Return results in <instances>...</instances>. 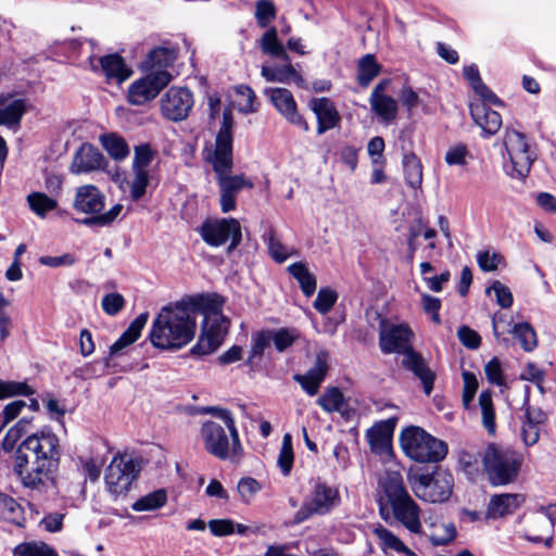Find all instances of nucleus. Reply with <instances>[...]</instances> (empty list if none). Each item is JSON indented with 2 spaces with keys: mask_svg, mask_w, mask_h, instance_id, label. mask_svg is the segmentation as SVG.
I'll return each instance as SVG.
<instances>
[{
  "mask_svg": "<svg viewBox=\"0 0 556 556\" xmlns=\"http://www.w3.org/2000/svg\"><path fill=\"white\" fill-rule=\"evenodd\" d=\"M470 114L475 123L488 135H494L502 126L501 115L488 108L484 103L470 105Z\"/></svg>",
  "mask_w": 556,
  "mask_h": 556,
  "instance_id": "nucleus-24",
  "label": "nucleus"
},
{
  "mask_svg": "<svg viewBox=\"0 0 556 556\" xmlns=\"http://www.w3.org/2000/svg\"><path fill=\"white\" fill-rule=\"evenodd\" d=\"M13 556H58L56 552L43 542H26L18 544Z\"/></svg>",
  "mask_w": 556,
  "mask_h": 556,
  "instance_id": "nucleus-50",
  "label": "nucleus"
},
{
  "mask_svg": "<svg viewBox=\"0 0 556 556\" xmlns=\"http://www.w3.org/2000/svg\"><path fill=\"white\" fill-rule=\"evenodd\" d=\"M309 106L317 117L318 135H323L327 130L334 128L341 121V116L338 110L327 98L313 99L309 103Z\"/></svg>",
  "mask_w": 556,
  "mask_h": 556,
  "instance_id": "nucleus-23",
  "label": "nucleus"
},
{
  "mask_svg": "<svg viewBox=\"0 0 556 556\" xmlns=\"http://www.w3.org/2000/svg\"><path fill=\"white\" fill-rule=\"evenodd\" d=\"M401 364L421 381L425 393L429 395L433 390L435 374L431 370L424 356L412 349L403 355Z\"/></svg>",
  "mask_w": 556,
  "mask_h": 556,
  "instance_id": "nucleus-20",
  "label": "nucleus"
},
{
  "mask_svg": "<svg viewBox=\"0 0 556 556\" xmlns=\"http://www.w3.org/2000/svg\"><path fill=\"white\" fill-rule=\"evenodd\" d=\"M340 502L341 497L337 488L317 482L311 492L309 500L303 503L296 511L294 520L300 523L313 515H326L339 506Z\"/></svg>",
  "mask_w": 556,
  "mask_h": 556,
  "instance_id": "nucleus-11",
  "label": "nucleus"
},
{
  "mask_svg": "<svg viewBox=\"0 0 556 556\" xmlns=\"http://www.w3.org/2000/svg\"><path fill=\"white\" fill-rule=\"evenodd\" d=\"M238 492L241 496V500L244 503H250L251 500L255 496V494L261 490V484L257 480L253 478H242L238 482Z\"/></svg>",
  "mask_w": 556,
  "mask_h": 556,
  "instance_id": "nucleus-62",
  "label": "nucleus"
},
{
  "mask_svg": "<svg viewBox=\"0 0 556 556\" xmlns=\"http://www.w3.org/2000/svg\"><path fill=\"white\" fill-rule=\"evenodd\" d=\"M139 469L129 455L114 456L105 470V484L115 496L125 494L136 479Z\"/></svg>",
  "mask_w": 556,
  "mask_h": 556,
  "instance_id": "nucleus-13",
  "label": "nucleus"
},
{
  "mask_svg": "<svg viewBox=\"0 0 556 556\" xmlns=\"http://www.w3.org/2000/svg\"><path fill=\"white\" fill-rule=\"evenodd\" d=\"M24 112L23 100L0 97V125H17Z\"/></svg>",
  "mask_w": 556,
  "mask_h": 556,
  "instance_id": "nucleus-31",
  "label": "nucleus"
},
{
  "mask_svg": "<svg viewBox=\"0 0 556 556\" xmlns=\"http://www.w3.org/2000/svg\"><path fill=\"white\" fill-rule=\"evenodd\" d=\"M200 438L205 451L218 459L237 460L242 455V445L237 447L233 437L226 433L225 428L216 421L206 420L200 429Z\"/></svg>",
  "mask_w": 556,
  "mask_h": 556,
  "instance_id": "nucleus-8",
  "label": "nucleus"
},
{
  "mask_svg": "<svg viewBox=\"0 0 556 556\" xmlns=\"http://www.w3.org/2000/svg\"><path fill=\"white\" fill-rule=\"evenodd\" d=\"M229 320L223 314L205 318L198 343L191 349L192 354L208 355L223 343L228 332Z\"/></svg>",
  "mask_w": 556,
  "mask_h": 556,
  "instance_id": "nucleus-16",
  "label": "nucleus"
},
{
  "mask_svg": "<svg viewBox=\"0 0 556 556\" xmlns=\"http://www.w3.org/2000/svg\"><path fill=\"white\" fill-rule=\"evenodd\" d=\"M337 299L338 294L334 290L330 288H323L317 294V298L314 302V307L320 314H327L337 302Z\"/></svg>",
  "mask_w": 556,
  "mask_h": 556,
  "instance_id": "nucleus-57",
  "label": "nucleus"
},
{
  "mask_svg": "<svg viewBox=\"0 0 556 556\" xmlns=\"http://www.w3.org/2000/svg\"><path fill=\"white\" fill-rule=\"evenodd\" d=\"M479 455L492 485H506L516 481L522 458L514 450L490 443Z\"/></svg>",
  "mask_w": 556,
  "mask_h": 556,
  "instance_id": "nucleus-3",
  "label": "nucleus"
},
{
  "mask_svg": "<svg viewBox=\"0 0 556 556\" xmlns=\"http://www.w3.org/2000/svg\"><path fill=\"white\" fill-rule=\"evenodd\" d=\"M265 93L285 118L294 125L304 126L307 129V125L296 111V103L290 90L286 88H268L265 90Z\"/></svg>",
  "mask_w": 556,
  "mask_h": 556,
  "instance_id": "nucleus-19",
  "label": "nucleus"
},
{
  "mask_svg": "<svg viewBox=\"0 0 556 556\" xmlns=\"http://www.w3.org/2000/svg\"><path fill=\"white\" fill-rule=\"evenodd\" d=\"M287 270L294 279L298 280L302 292L306 296L314 294L316 290V278L309 273L305 263H293L288 266Z\"/></svg>",
  "mask_w": 556,
  "mask_h": 556,
  "instance_id": "nucleus-34",
  "label": "nucleus"
},
{
  "mask_svg": "<svg viewBox=\"0 0 556 556\" xmlns=\"http://www.w3.org/2000/svg\"><path fill=\"white\" fill-rule=\"evenodd\" d=\"M153 157L151 148L148 144H141L135 148V157L132 163V170L142 169L147 170Z\"/></svg>",
  "mask_w": 556,
  "mask_h": 556,
  "instance_id": "nucleus-64",
  "label": "nucleus"
},
{
  "mask_svg": "<svg viewBox=\"0 0 556 556\" xmlns=\"http://www.w3.org/2000/svg\"><path fill=\"white\" fill-rule=\"evenodd\" d=\"M470 156V153L466 146L464 144H456L454 147H451L446 153H445V162L453 166V165H459L464 166L467 164V159Z\"/></svg>",
  "mask_w": 556,
  "mask_h": 556,
  "instance_id": "nucleus-61",
  "label": "nucleus"
},
{
  "mask_svg": "<svg viewBox=\"0 0 556 556\" xmlns=\"http://www.w3.org/2000/svg\"><path fill=\"white\" fill-rule=\"evenodd\" d=\"M503 144L506 151L503 164L505 173L513 179H526L536 160L535 150L527 136L515 129H506Z\"/></svg>",
  "mask_w": 556,
  "mask_h": 556,
  "instance_id": "nucleus-5",
  "label": "nucleus"
},
{
  "mask_svg": "<svg viewBox=\"0 0 556 556\" xmlns=\"http://www.w3.org/2000/svg\"><path fill=\"white\" fill-rule=\"evenodd\" d=\"M317 404L327 413L340 412L344 405V395L336 387L327 388L317 399Z\"/></svg>",
  "mask_w": 556,
  "mask_h": 556,
  "instance_id": "nucleus-44",
  "label": "nucleus"
},
{
  "mask_svg": "<svg viewBox=\"0 0 556 556\" xmlns=\"http://www.w3.org/2000/svg\"><path fill=\"white\" fill-rule=\"evenodd\" d=\"M167 71H154L134 81L128 89V101L134 105H143L156 98L163 88L172 80Z\"/></svg>",
  "mask_w": 556,
  "mask_h": 556,
  "instance_id": "nucleus-15",
  "label": "nucleus"
},
{
  "mask_svg": "<svg viewBox=\"0 0 556 556\" xmlns=\"http://www.w3.org/2000/svg\"><path fill=\"white\" fill-rule=\"evenodd\" d=\"M394 518L409 532L421 533L420 508L409 496L391 505Z\"/></svg>",
  "mask_w": 556,
  "mask_h": 556,
  "instance_id": "nucleus-21",
  "label": "nucleus"
},
{
  "mask_svg": "<svg viewBox=\"0 0 556 556\" xmlns=\"http://www.w3.org/2000/svg\"><path fill=\"white\" fill-rule=\"evenodd\" d=\"M29 208L39 217L46 215L58 206L56 200L48 197L43 192H31L27 195Z\"/></svg>",
  "mask_w": 556,
  "mask_h": 556,
  "instance_id": "nucleus-41",
  "label": "nucleus"
},
{
  "mask_svg": "<svg viewBox=\"0 0 556 556\" xmlns=\"http://www.w3.org/2000/svg\"><path fill=\"white\" fill-rule=\"evenodd\" d=\"M520 494H497L493 495L488 505V516L491 518H500L505 515L513 514L523 502Z\"/></svg>",
  "mask_w": 556,
  "mask_h": 556,
  "instance_id": "nucleus-25",
  "label": "nucleus"
},
{
  "mask_svg": "<svg viewBox=\"0 0 556 556\" xmlns=\"http://www.w3.org/2000/svg\"><path fill=\"white\" fill-rule=\"evenodd\" d=\"M415 495L431 503H442L450 498L453 490V476L445 470L432 475H413L408 478Z\"/></svg>",
  "mask_w": 556,
  "mask_h": 556,
  "instance_id": "nucleus-9",
  "label": "nucleus"
},
{
  "mask_svg": "<svg viewBox=\"0 0 556 556\" xmlns=\"http://www.w3.org/2000/svg\"><path fill=\"white\" fill-rule=\"evenodd\" d=\"M328 358L329 353L327 351L318 352L314 366L306 372L308 378H314L316 382L323 383L329 369Z\"/></svg>",
  "mask_w": 556,
  "mask_h": 556,
  "instance_id": "nucleus-58",
  "label": "nucleus"
},
{
  "mask_svg": "<svg viewBox=\"0 0 556 556\" xmlns=\"http://www.w3.org/2000/svg\"><path fill=\"white\" fill-rule=\"evenodd\" d=\"M202 239L212 247H220L230 239L227 252L230 253L241 243V225L236 218L207 219L201 228Z\"/></svg>",
  "mask_w": 556,
  "mask_h": 556,
  "instance_id": "nucleus-10",
  "label": "nucleus"
},
{
  "mask_svg": "<svg viewBox=\"0 0 556 556\" xmlns=\"http://www.w3.org/2000/svg\"><path fill=\"white\" fill-rule=\"evenodd\" d=\"M149 319V313L144 312L138 315L129 325V327L124 331V333L119 337V339L112 344L111 354H117L124 348L134 343L141 334L143 327L146 326Z\"/></svg>",
  "mask_w": 556,
  "mask_h": 556,
  "instance_id": "nucleus-29",
  "label": "nucleus"
},
{
  "mask_svg": "<svg viewBox=\"0 0 556 556\" xmlns=\"http://www.w3.org/2000/svg\"><path fill=\"white\" fill-rule=\"evenodd\" d=\"M403 167L406 184L413 188H420L422 185V165L414 153H407L403 157Z\"/></svg>",
  "mask_w": 556,
  "mask_h": 556,
  "instance_id": "nucleus-38",
  "label": "nucleus"
},
{
  "mask_svg": "<svg viewBox=\"0 0 556 556\" xmlns=\"http://www.w3.org/2000/svg\"><path fill=\"white\" fill-rule=\"evenodd\" d=\"M195 333V309L176 304L161 309L152 324L150 340L161 350H177L187 345Z\"/></svg>",
  "mask_w": 556,
  "mask_h": 556,
  "instance_id": "nucleus-2",
  "label": "nucleus"
},
{
  "mask_svg": "<svg viewBox=\"0 0 556 556\" xmlns=\"http://www.w3.org/2000/svg\"><path fill=\"white\" fill-rule=\"evenodd\" d=\"M167 496L164 490H157L137 500L131 508L135 511H148L162 507L166 503Z\"/></svg>",
  "mask_w": 556,
  "mask_h": 556,
  "instance_id": "nucleus-49",
  "label": "nucleus"
},
{
  "mask_svg": "<svg viewBox=\"0 0 556 556\" xmlns=\"http://www.w3.org/2000/svg\"><path fill=\"white\" fill-rule=\"evenodd\" d=\"M61 454L58 435L51 429L43 428L28 434L17 446L13 471L24 488L45 492L54 484Z\"/></svg>",
  "mask_w": 556,
  "mask_h": 556,
  "instance_id": "nucleus-1",
  "label": "nucleus"
},
{
  "mask_svg": "<svg viewBox=\"0 0 556 556\" xmlns=\"http://www.w3.org/2000/svg\"><path fill=\"white\" fill-rule=\"evenodd\" d=\"M273 343V330H263L252 337V348L248 362L261 357L265 350Z\"/></svg>",
  "mask_w": 556,
  "mask_h": 556,
  "instance_id": "nucleus-53",
  "label": "nucleus"
},
{
  "mask_svg": "<svg viewBox=\"0 0 556 556\" xmlns=\"http://www.w3.org/2000/svg\"><path fill=\"white\" fill-rule=\"evenodd\" d=\"M374 534L379 541L380 547L384 553H405L410 556H416L408 547L389 529L378 525L372 530Z\"/></svg>",
  "mask_w": 556,
  "mask_h": 556,
  "instance_id": "nucleus-32",
  "label": "nucleus"
},
{
  "mask_svg": "<svg viewBox=\"0 0 556 556\" xmlns=\"http://www.w3.org/2000/svg\"><path fill=\"white\" fill-rule=\"evenodd\" d=\"M414 332L405 323H393L389 319H381L379 324V348L382 353H399L404 355L408 350L414 349L412 340Z\"/></svg>",
  "mask_w": 556,
  "mask_h": 556,
  "instance_id": "nucleus-12",
  "label": "nucleus"
},
{
  "mask_svg": "<svg viewBox=\"0 0 556 556\" xmlns=\"http://www.w3.org/2000/svg\"><path fill=\"white\" fill-rule=\"evenodd\" d=\"M400 444L405 455L418 463H439L447 454V444L444 441L417 426L402 430Z\"/></svg>",
  "mask_w": 556,
  "mask_h": 556,
  "instance_id": "nucleus-4",
  "label": "nucleus"
},
{
  "mask_svg": "<svg viewBox=\"0 0 556 556\" xmlns=\"http://www.w3.org/2000/svg\"><path fill=\"white\" fill-rule=\"evenodd\" d=\"M282 65H263L261 74L269 83L289 84L293 81L300 88H306V83L301 73L292 65L290 56L282 61Z\"/></svg>",
  "mask_w": 556,
  "mask_h": 556,
  "instance_id": "nucleus-22",
  "label": "nucleus"
},
{
  "mask_svg": "<svg viewBox=\"0 0 556 556\" xmlns=\"http://www.w3.org/2000/svg\"><path fill=\"white\" fill-rule=\"evenodd\" d=\"M90 64L94 72H101L106 79L122 83L128 79L132 71L125 64L124 59L117 54H108L100 58H90Z\"/></svg>",
  "mask_w": 556,
  "mask_h": 556,
  "instance_id": "nucleus-17",
  "label": "nucleus"
},
{
  "mask_svg": "<svg viewBox=\"0 0 556 556\" xmlns=\"http://www.w3.org/2000/svg\"><path fill=\"white\" fill-rule=\"evenodd\" d=\"M539 511L542 513L548 519V522L545 521L544 519H535L534 523L539 528H547L549 535L545 539L544 544L545 546L551 547L553 543L552 529L554 523H556V504L540 506Z\"/></svg>",
  "mask_w": 556,
  "mask_h": 556,
  "instance_id": "nucleus-56",
  "label": "nucleus"
},
{
  "mask_svg": "<svg viewBox=\"0 0 556 556\" xmlns=\"http://www.w3.org/2000/svg\"><path fill=\"white\" fill-rule=\"evenodd\" d=\"M176 59L175 50L157 47L151 50L144 61V66L151 72L166 71L165 68L173 64Z\"/></svg>",
  "mask_w": 556,
  "mask_h": 556,
  "instance_id": "nucleus-35",
  "label": "nucleus"
},
{
  "mask_svg": "<svg viewBox=\"0 0 556 556\" xmlns=\"http://www.w3.org/2000/svg\"><path fill=\"white\" fill-rule=\"evenodd\" d=\"M381 488L390 505L409 496L397 471H387L381 480Z\"/></svg>",
  "mask_w": 556,
  "mask_h": 556,
  "instance_id": "nucleus-28",
  "label": "nucleus"
},
{
  "mask_svg": "<svg viewBox=\"0 0 556 556\" xmlns=\"http://www.w3.org/2000/svg\"><path fill=\"white\" fill-rule=\"evenodd\" d=\"M393 427L394 420L389 419L376 424L367 430L366 438L372 452L383 453L389 448Z\"/></svg>",
  "mask_w": 556,
  "mask_h": 556,
  "instance_id": "nucleus-26",
  "label": "nucleus"
},
{
  "mask_svg": "<svg viewBox=\"0 0 556 556\" xmlns=\"http://www.w3.org/2000/svg\"><path fill=\"white\" fill-rule=\"evenodd\" d=\"M491 292H494L495 301L502 308H509L513 305L514 296L510 289L500 280L493 281L492 285L485 289L488 295H490Z\"/></svg>",
  "mask_w": 556,
  "mask_h": 556,
  "instance_id": "nucleus-54",
  "label": "nucleus"
},
{
  "mask_svg": "<svg viewBox=\"0 0 556 556\" xmlns=\"http://www.w3.org/2000/svg\"><path fill=\"white\" fill-rule=\"evenodd\" d=\"M233 117L230 109L223 114V124L216 136L215 149L210 155L232 154V129Z\"/></svg>",
  "mask_w": 556,
  "mask_h": 556,
  "instance_id": "nucleus-27",
  "label": "nucleus"
},
{
  "mask_svg": "<svg viewBox=\"0 0 556 556\" xmlns=\"http://www.w3.org/2000/svg\"><path fill=\"white\" fill-rule=\"evenodd\" d=\"M258 45L261 51L264 54L276 58L280 61H288V53L278 38V31L276 27L267 28V30L260 38Z\"/></svg>",
  "mask_w": 556,
  "mask_h": 556,
  "instance_id": "nucleus-30",
  "label": "nucleus"
},
{
  "mask_svg": "<svg viewBox=\"0 0 556 556\" xmlns=\"http://www.w3.org/2000/svg\"><path fill=\"white\" fill-rule=\"evenodd\" d=\"M0 518L22 527L25 520L22 506L13 497L0 493Z\"/></svg>",
  "mask_w": 556,
  "mask_h": 556,
  "instance_id": "nucleus-36",
  "label": "nucleus"
},
{
  "mask_svg": "<svg viewBox=\"0 0 556 556\" xmlns=\"http://www.w3.org/2000/svg\"><path fill=\"white\" fill-rule=\"evenodd\" d=\"M508 332L520 342L526 352H532L538 346L536 332L529 323L515 324Z\"/></svg>",
  "mask_w": 556,
  "mask_h": 556,
  "instance_id": "nucleus-39",
  "label": "nucleus"
},
{
  "mask_svg": "<svg viewBox=\"0 0 556 556\" xmlns=\"http://www.w3.org/2000/svg\"><path fill=\"white\" fill-rule=\"evenodd\" d=\"M219 187V203L224 213L236 208V197L242 189H252L253 182L245 175H230L232 169V154L208 155Z\"/></svg>",
  "mask_w": 556,
  "mask_h": 556,
  "instance_id": "nucleus-7",
  "label": "nucleus"
},
{
  "mask_svg": "<svg viewBox=\"0 0 556 556\" xmlns=\"http://www.w3.org/2000/svg\"><path fill=\"white\" fill-rule=\"evenodd\" d=\"M232 105L243 114L255 113L258 109L255 92L245 85L235 88Z\"/></svg>",
  "mask_w": 556,
  "mask_h": 556,
  "instance_id": "nucleus-33",
  "label": "nucleus"
},
{
  "mask_svg": "<svg viewBox=\"0 0 556 556\" xmlns=\"http://www.w3.org/2000/svg\"><path fill=\"white\" fill-rule=\"evenodd\" d=\"M504 261V257L496 252L490 251H480L477 254V262L479 267L483 271H494L497 269L498 265Z\"/></svg>",
  "mask_w": 556,
  "mask_h": 556,
  "instance_id": "nucleus-59",
  "label": "nucleus"
},
{
  "mask_svg": "<svg viewBox=\"0 0 556 556\" xmlns=\"http://www.w3.org/2000/svg\"><path fill=\"white\" fill-rule=\"evenodd\" d=\"M277 16V9L270 0H258L255 2L254 17L261 28H267Z\"/></svg>",
  "mask_w": 556,
  "mask_h": 556,
  "instance_id": "nucleus-48",
  "label": "nucleus"
},
{
  "mask_svg": "<svg viewBox=\"0 0 556 556\" xmlns=\"http://www.w3.org/2000/svg\"><path fill=\"white\" fill-rule=\"evenodd\" d=\"M267 245L269 255L277 263H283L288 257L296 254V251L293 248L282 244V242L277 238L274 229L268 231Z\"/></svg>",
  "mask_w": 556,
  "mask_h": 556,
  "instance_id": "nucleus-47",
  "label": "nucleus"
},
{
  "mask_svg": "<svg viewBox=\"0 0 556 556\" xmlns=\"http://www.w3.org/2000/svg\"><path fill=\"white\" fill-rule=\"evenodd\" d=\"M300 337L301 332L296 328H279L273 330V344L278 352L282 353L292 346Z\"/></svg>",
  "mask_w": 556,
  "mask_h": 556,
  "instance_id": "nucleus-46",
  "label": "nucleus"
},
{
  "mask_svg": "<svg viewBox=\"0 0 556 556\" xmlns=\"http://www.w3.org/2000/svg\"><path fill=\"white\" fill-rule=\"evenodd\" d=\"M463 379H464L463 403H464L465 407L468 408L476 395L479 383H478V380H477L475 374L469 372V371L463 372Z\"/></svg>",
  "mask_w": 556,
  "mask_h": 556,
  "instance_id": "nucleus-63",
  "label": "nucleus"
},
{
  "mask_svg": "<svg viewBox=\"0 0 556 556\" xmlns=\"http://www.w3.org/2000/svg\"><path fill=\"white\" fill-rule=\"evenodd\" d=\"M33 390L24 382L0 381V400L13 395H28Z\"/></svg>",
  "mask_w": 556,
  "mask_h": 556,
  "instance_id": "nucleus-60",
  "label": "nucleus"
},
{
  "mask_svg": "<svg viewBox=\"0 0 556 556\" xmlns=\"http://www.w3.org/2000/svg\"><path fill=\"white\" fill-rule=\"evenodd\" d=\"M134 177L130 181V198L134 201L140 200L149 185V173L148 170L137 169L132 170Z\"/></svg>",
  "mask_w": 556,
  "mask_h": 556,
  "instance_id": "nucleus-55",
  "label": "nucleus"
},
{
  "mask_svg": "<svg viewBox=\"0 0 556 556\" xmlns=\"http://www.w3.org/2000/svg\"><path fill=\"white\" fill-rule=\"evenodd\" d=\"M457 534L453 522L432 523L430 532L427 534L434 545H446L452 542Z\"/></svg>",
  "mask_w": 556,
  "mask_h": 556,
  "instance_id": "nucleus-40",
  "label": "nucleus"
},
{
  "mask_svg": "<svg viewBox=\"0 0 556 556\" xmlns=\"http://www.w3.org/2000/svg\"><path fill=\"white\" fill-rule=\"evenodd\" d=\"M379 73L380 65L376 62L374 55L366 54L359 60L357 74L359 85L367 87Z\"/></svg>",
  "mask_w": 556,
  "mask_h": 556,
  "instance_id": "nucleus-45",
  "label": "nucleus"
},
{
  "mask_svg": "<svg viewBox=\"0 0 556 556\" xmlns=\"http://www.w3.org/2000/svg\"><path fill=\"white\" fill-rule=\"evenodd\" d=\"M202 413L214 415L215 417L219 418L229 433L233 437V441L239 447V432L236 427V421L231 415V413L228 409L216 407V406H207L202 408Z\"/></svg>",
  "mask_w": 556,
  "mask_h": 556,
  "instance_id": "nucleus-52",
  "label": "nucleus"
},
{
  "mask_svg": "<svg viewBox=\"0 0 556 556\" xmlns=\"http://www.w3.org/2000/svg\"><path fill=\"white\" fill-rule=\"evenodd\" d=\"M369 103L371 110L383 122L391 123L396 118L399 105L396 100L391 96L370 98Z\"/></svg>",
  "mask_w": 556,
  "mask_h": 556,
  "instance_id": "nucleus-37",
  "label": "nucleus"
},
{
  "mask_svg": "<svg viewBox=\"0 0 556 556\" xmlns=\"http://www.w3.org/2000/svg\"><path fill=\"white\" fill-rule=\"evenodd\" d=\"M479 406L482 415V425L490 434L496 431L495 412L493 408L492 394L490 391H482L479 395Z\"/></svg>",
  "mask_w": 556,
  "mask_h": 556,
  "instance_id": "nucleus-42",
  "label": "nucleus"
},
{
  "mask_svg": "<svg viewBox=\"0 0 556 556\" xmlns=\"http://www.w3.org/2000/svg\"><path fill=\"white\" fill-rule=\"evenodd\" d=\"M193 104V94L188 88L173 86L160 99V111L164 118L177 123L190 115Z\"/></svg>",
  "mask_w": 556,
  "mask_h": 556,
  "instance_id": "nucleus-14",
  "label": "nucleus"
},
{
  "mask_svg": "<svg viewBox=\"0 0 556 556\" xmlns=\"http://www.w3.org/2000/svg\"><path fill=\"white\" fill-rule=\"evenodd\" d=\"M105 204V195L93 185H85L77 188L73 207L79 213L92 215L80 223L85 226L105 227L111 225L122 213L123 205L115 204L111 210L101 213Z\"/></svg>",
  "mask_w": 556,
  "mask_h": 556,
  "instance_id": "nucleus-6",
  "label": "nucleus"
},
{
  "mask_svg": "<svg viewBox=\"0 0 556 556\" xmlns=\"http://www.w3.org/2000/svg\"><path fill=\"white\" fill-rule=\"evenodd\" d=\"M101 142L105 151L115 160H124L129 154L126 141L115 134L103 135Z\"/></svg>",
  "mask_w": 556,
  "mask_h": 556,
  "instance_id": "nucleus-43",
  "label": "nucleus"
},
{
  "mask_svg": "<svg viewBox=\"0 0 556 556\" xmlns=\"http://www.w3.org/2000/svg\"><path fill=\"white\" fill-rule=\"evenodd\" d=\"M293 459L292 437L290 433H285L277 460L283 476H288L290 473Z\"/></svg>",
  "mask_w": 556,
  "mask_h": 556,
  "instance_id": "nucleus-51",
  "label": "nucleus"
},
{
  "mask_svg": "<svg viewBox=\"0 0 556 556\" xmlns=\"http://www.w3.org/2000/svg\"><path fill=\"white\" fill-rule=\"evenodd\" d=\"M106 164L104 155L97 148L85 143L75 153L70 169L71 173L79 175L104 169Z\"/></svg>",
  "mask_w": 556,
  "mask_h": 556,
  "instance_id": "nucleus-18",
  "label": "nucleus"
}]
</instances>
